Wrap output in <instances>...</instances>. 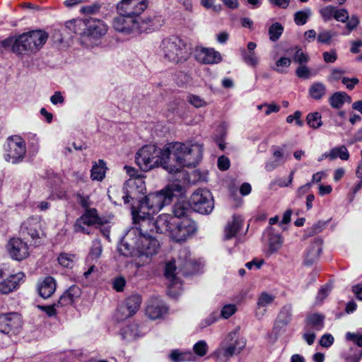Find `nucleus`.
Masks as SVG:
<instances>
[{"label":"nucleus","instance_id":"1","mask_svg":"<svg viewBox=\"0 0 362 362\" xmlns=\"http://www.w3.org/2000/svg\"><path fill=\"white\" fill-rule=\"evenodd\" d=\"M148 7V0H120L117 4L119 16L113 19V29L125 35L136 36L158 29L160 18L141 16Z\"/></svg>","mask_w":362,"mask_h":362},{"label":"nucleus","instance_id":"2","mask_svg":"<svg viewBox=\"0 0 362 362\" xmlns=\"http://www.w3.org/2000/svg\"><path fill=\"white\" fill-rule=\"evenodd\" d=\"M184 187L179 182H171L163 190L149 193L143 199L131 200V214L136 218L140 214H155L165 206L171 204L172 198L180 196Z\"/></svg>","mask_w":362,"mask_h":362},{"label":"nucleus","instance_id":"3","mask_svg":"<svg viewBox=\"0 0 362 362\" xmlns=\"http://www.w3.org/2000/svg\"><path fill=\"white\" fill-rule=\"evenodd\" d=\"M47 38V33L42 30L11 35L0 41V51H11L18 57L29 56L40 51Z\"/></svg>","mask_w":362,"mask_h":362},{"label":"nucleus","instance_id":"4","mask_svg":"<svg viewBox=\"0 0 362 362\" xmlns=\"http://www.w3.org/2000/svg\"><path fill=\"white\" fill-rule=\"evenodd\" d=\"M158 241L151 235L136 236V230L127 231L120 240L118 252L127 257L149 259L158 252Z\"/></svg>","mask_w":362,"mask_h":362},{"label":"nucleus","instance_id":"5","mask_svg":"<svg viewBox=\"0 0 362 362\" xmlns=\"http://www.w3.org/2000/svg\"><path fill=\"white\" fill-rule=\"evenodd\" d=\"M136 163L139 168L144 172L161 166L169 173L178 172V168L171 163L170 148H163L155 145H145L139 149L136 155Z\"/></svg>","mask_w":362,"mask_h":362},{"label":"nucleus","instance_id":"6","mask_svg":"<svg viewBox=\"0 0 362 362\" xmlns=\"http://www.w3.org/2000/svg\"><path fill=\"white\" fill-rule=\"evenodd\" d=\"M167 148L170 149L171 163L178 168L174 172L178 177L185 175L180 170L182 168H194L202 158V145L199 144L175 142L167 144Z\"/></svg>","mask_w":362,"mask_h":362},{"label":"nucleus","instance_id":"7","mask_svg":"<svg viewBox=\"0 0 362 362\" xmlns=\"http://www.w3.org/2000/svg\"><path fill=\"white\" fill-rule=\"evenodd\" d=\"M66 29L81 36V41L87 40L90 45L103 37L107 32V25L95 18L72 19L65 24Z\"/></svg>","mask_w":362,"mask_h":362},{"label":"nucleus","instance_id":"8","mask_svg":"<svg viewBox=\"0 0 362 362\" xmlns=\"http://www.w3.org/2000/svg\"><path fill=\"white\" fill-rule=\"evenodd\" d=\"M177 267L178 269H180L185 276L193 275L197 272V262L189 257V250H188L187 247H184L180 250V253H178L177 266H175L174 260H171L165 264V276L173 284L175 281V271L177 269Z\"/></svg>","mask_w":362,"mask_h":362},{"label":"nucleus","instance_id":"9","mask_svg":"<svg viewBox=\"0 0 362 362\" xmlns=\"http://www.w3.org/2000/svg\"><path fill=\"white\" fill-rule=\"evenodd\" d=\"M245 346V341L238 336V329H236L227 334L219 348L214 351V356L219 361H228L240 354Z\"/></svg>","mask_w":362,"mask_h":362},{"label":"nucleus","instance_id":"10","mask_svg":"<svg viewBox=\"0 0 362 362\" xmlns=\"http://www.w3.org/2000/svg\"><path fill=\"white\" fill-rule=\"evenodd\" d=\"M160 51L165 59L174 63L185 61L187 54L186 44L176 36L163 39L160 45Z\"/></svg>","mask_w":362,"mask_h":362},{"label":"nucleus","instance_id":"11","mask_svg":"<svg viewBox=\"0 0 362 362\" xmlns=\"http://www.w3.org/2000/svg\"><path fill=\"white\" fill-rule=\"evenodd\" d=\"M4 160L13 165L18 164L23 160L26 147H25L24 140L18 135H13L8 137L7 145L4 147Z\"/></svg>","mask_w":362,"mask_h":362},{"label":"nucleus","instance_id":"12","mask_svg":"<svg viewBox=\"0 0 362 362\" xmlns=\"http://www.w3.org/2000/svg\"><path fill=\"white\" fill-rule=\"evenodd\" d=\"M187 202L190 204V206L194 211L201 214H209L214 208L211 194L208 189L204 188L194 191L191 195L190 201Z\"/></svg>","mask_w":362,"mask_h":362},{"label":"nucleus","instance_id":"13","mask_svg":"<svg viewBox=\"0 0 362 362\" xmlns=\"http://www.w3.org/2000/svg\"><path fill=\"white\" fill-rule=\"evenodd\" d=\"M146 191V184L144 177H133L126 180L123 186L124 204H128L131 200H136L139 196L144 194Z\"/></svg>","mask_w":362,"mask_h":362},{"label":"nucleus","instance_id":"14","mask_svg":"<svg viewBox=\"0 0 362 362\" xmlns=\"http://www.w3.org/2000/svg\"><path fill=\"white\" fill-rule=\"evenodd\" d=\"M24 276L23 272L10 274L4 266L0 267V293L8 294L16 290Z\"/></svg>","mask_w":362,"mask_h":362},{"label":"nucleus","instance_id":"15","mask_svg":"<svg viewBox=\"0 0 362 362\" xmlns=\"http://www.w3.org/2000/svg\"><path fill=\"white\" fill-rule=\"evenodd\" d=\"M21 317L17 313L0 315V332L8 336H16L21 332Z\"/></svg>","mask_w":362,"mask_h":362},{"label":"nucleus","instance_id":"16","mask_svg":"<svg viewBox=\"0 0 362 362\" xmlns=\"http://www.w3.org/2000/svg\"><path fill=\"white\" fill-rule=\"evenodd\" d=\"M171 238L176 242H183L189 236L195 232L194 222L189 218H184L180 222L175 223V226L170 228L168 231Z\"/></svg>","mask_w":362,"mask_h":362},{"label":"nucleus","instance_id":"17","mask_svg":"<svg viewBox=\"0 0 362 362\" xmlns=\"http://www.w3.org/2000/svg\"><path fill=\"white\" fill-rule=\"evenodd\" d=\"M100 223V218L98 216L95 209H87L81 216L78 217L74 223V232L81 233L83 234H90L87 227H90L95 224Z\"/></svg>","mask_w":362,"mask_h":362},{"label":"nucleus","instance_id":"18","mask_svg":"<svg viewBox=\"0 0 362 362\" xmlns=\"http://www.w3.org/2000/svg\"><path fill=\"white\" fill-rule=\"evenodd\" d=\"M152 215L140 214L136 217L132 215L134 226L129 228L127 232L135 230H136V236L151 235L150 233L155 231V225L153 223V218L151 217Z\"/></svg>","mask_w":362,"mask_h":362},{"label":"nucleus","instance_id":"19","mask_svg":"<svg viewBox=\"0 0 362 362\" xmlns=\"http://www.w3.org/2000/svg\"><path fill=\"white\" fill-rule=\"evenodd\" d=\"M7 252L11 259L18 262L26 259L30 254L28 243L17 238H12L8 241Z\"/></svg>","mask_w":362,"mask_h":362},{"label":"nucleus","instance_id":"20","mask_svg":"<svg viewBox=\"0 0 362 362\" xmlns=\"http://www.w3.org/2000/svg\"><path fill=\"white\" fill-rule=\"evenodd\" d=\"M141 305V296L139 294H132L126 298L125 304L120 305L117 309V320H122L124 318L130 317L136 313Z\"/></svg>","mask_w":362,"mask_h":362},{"label":"nucleus","instance_id":"21","mask_svg":"<svg viewBox=\"0 0 362 362\" xmlns=\"http://www.w3.org/2000/svg\"><path fill=\"white\" fill-rule=\"evenodd\" d=\"M291 317H293V307L288 303L280 309L277 318L274 320V329H272L274 335H279L285 332L286 327L291 322Z\"/></svg>","mask_w":362,"mask_h":362},{"label":"nucleus","instance_id":"22","mask_svg":"<svg viewBox=\"0 0 362 362\" xmlns=\"http://www.w3.org/2000/svg\"><path fill=\"white\" fill-rule=\"evenodd\" d=\"M194 55H196L197 61L203 64H218L222 61L220 52L214 48H197Z\"/></svg>","mask_w":362,"mask_h":362},{"label":"nucleus","instance_id":"23","mask_svg":"<svg viewBox=\"0 0 362 362\" xmlns=\"http://www.w3.org/2000/svg\"><path fill=\"white\" fill-rule=\"evenodd\" d=\"M21 233L28 235L31 239H38L40 236V221L38 217H29L21 225Z\"/></svg>","mask_w":362,"mask_h":362},{"label":"nucleus","instance_id":"24","mask_svg":"<svg viewBox=\"0 0 362 362\" xmlns=\"http://www.w3.org/2000/svg\"><path fill=\"white\" fill-rule=\"evenodd\" d=\"M322 244H323L322 238H314V240H313L310 247L307 249L306 255H305V260H303L305 265L310 267L318 260L322 252Z\"/></svg>","mask_w":362,"mask_h":362},{"label":"nucleus","instance_id":"25","mask_svg":"<svg viewBox=\"0 0 362 362\" xmlns=\"http://www.w3.org/2000/svg\"><path fill=\"white\" fill-rule=\"evenodd\" d=\"M255 47H257V45L250 41L247 44V49H240L242 62L251 68H255L259 64V57L255 52Z\"/></svg>","mask_w":362,"mask_h":362},{"label":"nucleus","instance_id":"26","mask_svg":"<svg viewBox=\"0 0 362 362\" xmlns=\"http://www.w3.org/2000/svg\"><path fill=\"white\" fill-rule=\"evenodd\" d=\"M324 317L323 314L314 313L307 314L305 319V327L303 330H313L314 332H320L324 328Z\"/></svg>","mask_w":362,"mask_h":362},{"label":"nucleus","instance_id":"27","mask_svg":"<svg viewBox=\"0 0 362 362\" xmlns=\"http://www.w3.org/2000/svg\"><path fill=\"white\" fill-rule=\"evenodd\" d=\"M168 308L165 306L160 300L158 298L149 303L148 305L146 307V314L148 317L152 320H157L166 313Z\"/></svg>","mask_w":362,"mask_h":362},{"label":"nucleus","instance_id":"28","mask_svg":"<svg viewBox=\"0 0 362 362\" xmlns=\"http://www.w3.org/2000/svg\"><path fill=\"white\" fill-rule=\"evenodd\" d=\"M79 288L76 286L68 288L64 293L59 298L58 303L52 305L58 308H65L74 303L76 298H78Z\"/></svg>","mask_w":362,"mask_h":362},{"label":"nucleus","instance_id":"29","mask_svg":"<svg viewBox=\"0 0 362 362\" xmlns=\"http://www.w3.org/2000/svg\"><path fill=\"white\" fill-rule=\"evenodd\" d=\"M56 284L55 280L52 276H47L37 287L38 294L44 299L50 298L55 292Z\"/></svg>","mask_w":362,"mask_h":362},{"label":"nucleus","instance_id":"30","mask_svg":"<svg viewBox=\"0 0 362 362\" xmlns=\"http://www.w3.org/2000/svg\"><path fill=\"white\" fill-rule=\"evenodd\" d=\"M274 149V152H272V156H274L273 159H270L265 163V170L267 172H272L274 170L279 166H281L285 163V160L284 159V151L279 146L272 147Z\"/></svg>","mask_w":362,"mask_h":362},{"label":"nucleus","instance_id":"31","mask_svg":"<svg viewBox=\"0 0 362 362\" xmlns=\"http://www.w3.org/2000/svg\"><path fill=\"white\" fill-rule=\"evenodd\" d=\"M172 218L168 214H162L156 218V220L153 219V223L156 225V233H165L169 231L172 226H175L177 223H171Z\"/></svg>","mask_w":362,"mask_h":362},{"label":"nucleus","instance_id":"32","mask_svg":"<svg viewBox=\"0 0 362 362\" xmlns=\"http://www.w3.org/2000/svg\"><path fill=\"white\" fill-rule=\"evenodd\" d=\"M345 103H351V97L345 92H335L329 97V105L334 109L341 108Z\"/></svg>","mask_w":362,"mask_h":362},{"label":"nucleus","instance_id":"33","mask_svg":"<svg viewBox=\"0 0 362 362\" xmlns=\"http://www.w3.org/2000/svg\"><path fill=\"white\" fill-rule=\"evenodd\" d=\"M241 227L242 219L239 216H233L232 221L227 223L226 227H225L223 239L230 240L235 237Z\"/></svg>","mask_w":362,"mask_h":362},{"label":"nucleus","instance_id":"34","mask_svg":"<svg viewBox=\"0 0 362 362\" xmlns=\"http://www.w3.org/2000/svg\"><path fill=\"white\" fill-rule=\"evenodd\" d=\"M323 157H329V160H331L337 158H340L342 160H348L349 153L344 145H340L332 148L328 153H323Z\"/></svg>","mask_w":362,"mask_h":362},{"label":"nucleus","instance_id":"35","mask_svg":"<svg viewBox=\"0 0 362 362\" xmlns=\"http://www.w3.org/2000/svg\"><path fill=\"white\" fill-rule=\"evenodd\" d=\"M191 210H193L192 206L186 201H178L177 203L175 204L174 208H173L174 216L177 218H186L185 217L191 212Z\"/></svg>","mask_w":362,"mask_h":362},{"label":"nucleus","instance_id":"36","mask_svg":"<svg viewBox=\"0 0 362 362\" xmlns=\"http://www.w3.org/2000/svg\"><path fill=\"white\" fill-rule=\"evenodd\" d=\"M308 93H310V96L313 100H321L325 95V86L321 82H315L310 86Z\"/></svg>","mask_w":362,"mask_h":362},{"label":"nucleus","instance_id":"37","mask_svg":"<svg viewBox=\"0 0 362 362\" xmlns=\"http://www.w3.org/2000/svg\"><path fill=\"white\" fill-rule=\"evenodd\" d=\"M120 335L124 340H132L139 337V329L136 323L130 324L120 329Z\"/></svg>","mask_w":362,"mask_h":362},{"label":"nucleus","instance_id":"38","mask_svg":"<svg viewBox=\"0 0 362 362\" xmlns=\"http://www.w3.org/2000/svg\"><path fill=\"white\" fill-rule=\"evenodd\" d=\"M105 176V163L103 160H98L91 168L90 177L93 180L100 181Z\"/></svg>","mask_w":362,"mask_h":362},{"label":"nucleus","instance_id":"39","mask_svg":"<svg viewBox=\"0 0 362 362\" xmlns=\"http://www.w3.org/2000/svg\"><path fill=\"white\" fill-rule=\"evenodd\" d=\"M169 358L173 362H185L193 361L194 356L191 352H180L177 350H174L169 355Z\"/></svg>","mask_w":362,"mask_h":362},{"label":"nucleus","instance_id":"40","mask_svg":"<svg viewBox=\"0 0 362 362\" xmlns=\"http://www.w3.org/2000/svg\"><path fill=\"white\" fill-rule=\"evenodd\" d=\"M282 245V237L278 233H270L269 236V253L276 252Z\"/></svg>","mask_w":362,"mask_h":362},{"label":"nucleus","instance_id":"41","mask_svg":"<svg viewBox=\"0 0 362 362\" xmlns=\"http://www.w3.org/2000/svg\"><path fill=\"white\" fill-rule=\"evenodd\" d=\"M274 296L267 292H262L258 295L257 298V308H266L271 305L274 300Z\"/></svg>","mask_w":362,"mask_h":362},{"label":"nucleus","instance_id":"42","mask_svg":"<svg viewBox=\"0 0 362 362\" xmlns=\"http://www.w3.org/2000/svg\"><path fill=\"white\" fill-rule=\"evenodd\" d=\"M294 51L296 52H294L293 57H292L294 63L299 65H306L309 62V55L303 52L298 47H294Z\"/></svg>","mask_w":362,"mask_h":362},{"label":"nucleus","instance_id":"43","mask_svg":"<svg viewBox=\"0 0 362 362\" xmlns=\"http://www.w3.org/2000/svg\"><path fill=\"white\" fill-rule=\"evenodd\" d=\"M362 358V349L356 346L351 347L350 351L344 355V359L346 362H359Z\"/></svg>","mask_w":362,"mask_h":362},{"label":"nucleus","instance_id":"44","mask_svg":"<svg viewBox=\"0 0 362 362\" xmlns=\"http://www.w3.org/2000/svg\"><path fill=\"white\" fill-rule=\"evenodd\" d=\"M318 112L308 114L306 117L307 124L313 129H317L322 126V119Z\"/></svg>","mask_w":362,"mask_h":362},{"label":"nucleus","instance_id":"45","mask_svg":"<svg viewBox=\"0 0 362 362\" xmlns=\"http://www.w3.org/2000/svg\"><path fill=\"white\" fill-rule=\"evenodd\" d=\"M283 32L284 27L280 23H275L271 25L270 28H269V38L271 41H277Z\"/></svg>","mask_w":362,"mask_h":362},{"label":"nucleus","instance_id":"46","mask_svg":"<svg viewBox=\"0 0 362 362\" xmlns=\"http://www.w3.org/2000/svg\"><path fill=\"white\" fill-rule=\"evenodd\" d=\"M310 16V9L306 8L303 11H298L294 13V23L298 26L307 23V20Z\"/></svg>","mask_w":362,"mask_h":362},{"label":"nucleus","instance_id":"47","mask_svg":"<svg viewBox=\"0 0 362 362\" xmlns=\"http://www.w3.org/2000/svg\"><path fill=\"white\" fill-rule=\"evenodd\" d=\"M101 254L100 240L95 239L91 243V249L89 252V259H98Z\"/></svg>","mask_w":362,"mask_h":362},{"label":"nucleus","instance_id":"48","mask_svg":"<svg viewBox=\"0 0 362 362\" xmlns=\"http://www.w3.org/2000/svg\"><path fill=\"white\" fill-rule=\"evenodd\" d=\"M291 60L290 58L286 57H281L276 61V67L274 69V71H277L279 74H284L285 70L284 68H288L291 66Z\"/></svg>","mask_w":362,"mask_h":362},{"label":"nucleus","instance_id":"49","mask_svg":"<svg viewBox=\"0 0 362 362\" xmlns=\"http://www.w3.org/2000/svg\"><path fill=\"white\" fill-rule=\"evenodd\" d=\"M208 346L204 340H199L194 344V352L197 356L203 357L207 354Z\"/></svg>","mask_w":362,"mask_h":362},{"label":"nucleus","instance_id":"50","mask_svg":"<svg viewBox=\"0 0 362 362\" xmlns=\"http://www.w3.org/2000/svg\"><path fill=\"white\" fill-rule=\"evenodd\" d=\"M187 103L194 106V108H200L206 106V102L199 95L189 94L187 98Z\"/></svg>","mask_w":362,"mask_h":362},{"label":"nucleus","instance_id":"51","mask_svg":"<svg viewBox=\"0 0 362 362\" xmlns=\"http://www.w3.org/2000/svg\"><path fill=\"white\" fill-rule=\"evenodd\" d=\"M345 339L352 341L358 347H362V333L346 332Z\"/></svg>","mask_w":362,"mask_h":362},{"label":"nucleus","instance_id":"52","mask_svg":"<svg viewBox=\"0 0 362 362\" xmlns=\"http://www.w3.org/2000/svg\"><path fill=\"white\" fill-rule=\"evenodd\" d=\"M337 9L332 6H326L320 10V14L322 16L323 20L328 21L332 19V16L336 14Z\"/></svg>","mask_w":362,"mask_h":362},{"label":"nucleus","instance_id":"53","mask_svg":"<svg viewBox=\"0 0 362 362\" xmlns=\"http://www.w3.org/2000/svg\"><path fill=\"white\" fill-rule=\"evenodd\" d=\"M333 33L329 30H322L320 31L319 35L316 37V40L320 44L328 45L332 39Z\"/></svg>","mask_w":362,"mask_h":362},{"label":"nucleus","instance_id":"54","mask_svg":"<svg viewBox=\"0 0 362 362\" xmlns=\"http://www.w3.org/2000/svg\"><path fill=\"white\" fill-rule=\"evenodd\" d=\"M218 319V314L216 312H214L213 313L209 314L206 318L204 319V320L200 322V329H203L206 327L211 325L212 324L215 323Z\"/></svg>","mask_w":362,"mask_h":362},{"label":"nucleus","instance_id":"55","mask_svg":"<svg viewBox=\"0 0 362 362\" xmlns=\"http://www.w3.org/2000/svg\"><path fill=\"white\" fill-rule=\"evenodd\" d=\"M236 312V306L233 304H226L223 305L220 316L224 319H228Z\"/></svg>","mask_w":362,"mask_h":362},{"label":"nucleus","instance_id":"56","mask_svg":"<svg viewBox=\"0 0 362 362\" xmlns=\"http://www.w3.org/2000/svg\"><path fill=\"white\" fill-rule=\"evenodd\" d=\"M296 75L299 78L308 79L310 77V69L306 65H299L296 69Z\"/></svg>","mask_w":362,"mask_h":362},{"label":"nucleus","instance_id":"57","mask_svg":"<svg viewBox=\"0 0 362 362\" xmlns=\"http://www.w3.org/2000/svg\"><path fill=\"white\" fill-rule=\"evenodd\" d=\"M76 202H78V205L81 206L82 209H84L85 211L92 209L90 207V206H91V202L90 201V198H88V195L81 194H76Z\"/></svg>","mask_w":362,"mask_h":362},{"label":"nucleus","instance_id":"58","mask_svg":"<svg viewBox=\"0 0 362 362\" xmlns=\"http://www.w3.org/2000/svg\"><path fill=\"white\" fill-rule=\"evenodd\" d=\"M59 264L64 267H71L73 266V259L66 253H62L58 257Z\"/></svg>","mask_w":362,"mask_h":362},{"label":"nucleus","instance_id":"59","mask_svg":"<svg viewBox=\"0 0 362 362\" xmlns=\"http://www.w3.org/2000/svg\"><path fill=\"white\" fill-rule=\"evenodd\" d=\"M358 24V17L355 15L351 16L350 19L346 21V29H348V32L344 33V35H348L351 31L355 30Z\"/></svg>","mask_w":362,"mask_h":362},{"label":"nucleus","instance_id":"60","mask_svg":"<svg viewBox=\"0 0 362 362\" xmlns=\"http://www.w3.org/2000/svg\"><path fill=\"white\" fill-rule=\"evenodd\" d=\"M332 18H335L336 21L341 23H345L346 21L349 20V13L345 9H337L335 15L332 16Z\"/></svg>","mask_w":362,"mask_h":362},{"label":"nucleus","instance_id":"61","mask_svg":"<svg viewBox=\"0 0 362 362\" xmlns=\"http://www.w3.org/2000/svg\"><path fill=\"white\" fill-rule=\"evenodd\" d=\"M37 308H40V310L44 313H45L47 316L49 317L55 316L56 310L61 308L57 307L54 305H38Z\"/></svg>","mask_w":362,"mask_h":362},{"label":"nucleus","instance_id":"62","mask_svg":"<svg viewBox=\"0 0 362 362\" xmlns=\"http://www.w3.org/2000/svg\"><path fill=\"white\" fill-rule=\"evenodd\" d=\"M320 346L323 348L327 349L330 347L333 344V337L330 334H325L320 339Z\"/></svg>","mask_w":362,"mask_h":362},{"label":"nucleus","instance_id":"63","mask_svg":"<svg viewBox=\"0 0 362 362\" xmlns=\"http://www.w3.org/2000/svg\"><path fill=\"white\" fill-rule=\"evenodd\" d=\"M358 83V80L357 78H348L343 77L341 78V84L344 85L348 90H351L354 88L356 85Z\"/></svg>","mask_w":362,"mask_h":362},{"label":"nucleus","instance_id":"64","mask_svg":"<svg viewBox=\"0 0 362 362\" xmlns=\"http://www.w3.org/2000/svg\"><path fill=\"white\" fill-rule=\"evenodd\" d=\"M331 291V286L329 284H325L320 288L319 293H317V296H316V300L320 302H322L329 293Z\"/></svg>","mask_w":362,"mask_h":362}]
</instances>
